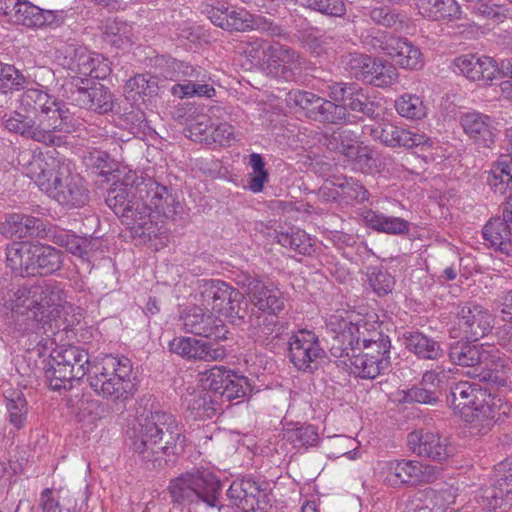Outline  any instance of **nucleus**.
I'll list each match as a JSON object with an SVG mask.
<instances>
[{"instance_id": "nucleus-13", "label": "nucleus", "mask_w": 512, "mask_h": 512, "mask_svg": "<svg viewBox=\"0 0 512 512\" xmlns=\"http://www.w3.org/2000/svg\"><path fill=\"white\" fill-rule=\"evenodd\" d=\"M439 475L440 469L436 466L414 460H391L386 463L385 482L393 488L403 485L416 486L432 483Z\"/></svg>"}, {"instance_id": "nucleus-30", "label": "nucleus", "mask_w": 512, "mask_h": 512, "mask_svg": "<svg viewBox=\"0 0 512 512\" xmlns=\"http://www.w3.org/2000/svg\"><path fill=\"white\" fill-rule=\"evenodd\" d=\"M263 50L269 67L273 68L279 77L288 81L295 78V70L301 65L296 51L278 42L269 44Z\"/></svg>"}, {"instance_id": "nucleus-61", "label": "nucleus", "mask_w": 512, "mask_h": 512, "mask_svg": "<svg viewBox=\"0 0 512 512\" xmlns=\"http://www.w3.org/2000/svg\"><path fill=\"white\" fill-rule=\"evenodd\" d=\"M25 76L14 66L0 61V92L7 94L13 90L24 88Z\"/></svg>"}, {"instance_id": "nucleus-44", "label": "nucleus", "mask_w": 512, "mask_h": 512, "mask_svg": "<svg viewBox=\"0 0 512 512\" xmlns=\"http://www.w3.org/2000/svg\"><path fill=\"white\" fill-rule=\"evenodd\" d=\"M228 283L220 279H201L197 282L196 296L206 308L216 311L220 306L222 297H225L228 291Z\"/></svg>"}, {"instance_id": "nucleus-37", "label": "nucleus", "mask_w": 512, "mask_h": 512, "mask_svg": "<svg viewBox=\"0 0 512 512\" xmlns=\"http://www.w3.org/2000/svg\"><path fill=\"white\" fill-rule=\"evenodd\" d=\"M361 133L357 129H352L343 124L330 131H325L322 134L320 142L330 152L338 153L346 156L350 149L359 142Z\"/></svg>"}, {"instance_id": "nucleus-53", "label": "nucleus", "mask_w": 512, "mask_h": 512, "mask_svg": "<svg viewBox=\"0 0 512 512\" xmlns=\"http://www.w3.org/2000/svg\"><path fill=\"white\" fill-rule=\"evenodd\" d=\"M39 290L40 301H35L37 310L44 313L45 307L61 306L66 299V292L60 282L54 280L44 281L36 288Z\"/></svg>"}, {"instance_id": "nucleus-41", "label": "nucleus", "mask_w": 512, "mask_h": 512, "mask_svg": "<svg viewBox=\"0 0 512 512\" xmlns=\"http://www.w3.org/2000/svg\"><path fill=\"white\" fill-rule=\"evenodd\" d=\"M75 72L78 77L87 79H104L110 73V68L101 59L100 55H93L92 53L81 50L75 64L70 68Z\"/></svg>"}, {"instance_id": "nucleus-40", "label": "nucleus", "mask_w": 512, "mask_h": 512, "mask_svg": "<svg viewBox=\"0 0 512 512\" xmlns=\"http://www.w3.org/2000/svg\"><path fill=\"white\" fill-rule=\"evenodd\" d=\"M34 276H49L63 266V253L50 246L34 243Z\"/></svg>"}, {"instance_id": "nucleus-17", "label": "nucleus", "mask_w": 512, "mask_h": 512, "mask_svg": "<svg viewBox=\"0 0 512 512\" xmlns=\"http://www.w3.org/2000/svg\"><path fill=\"white\" fill-rule=\"evenodd\" d=\"M3 124L8 131L46 146H61L64 143V137L56 134L58 130L50 128L52 125L40 118L36 123L30 116L15 111L4 119Z\"/></svg>"}, {"instance_id": "nucleus-28", "label": "nucleus", "mask_w": 512, "mask_h": 512, "mask_svg": "<svg viewBox=\"0 0 512 512\" xmlns=\"http://www.w3.org/2000/svg\"><path fill=\"white\" fill-rule=\"evenodd\" d=\"M408 446L419 457L441 462L450 456L446 439L433 432L414 431L408 435Z\"/></svg>"}, {"instance_id": "nucleus-35", "label": "nucleus", "mask_w": 512, "mask_h": 512, "mask_svg": "<svg viewBox=\"0 0 512 512\" xmlns=\"http://www.w3.org/2000/svg\"><path fill=\"white\" fill-rule=\"evenodd\" d=\"M402 338L406 349L419 359L438 360L443 356L441 344L420 331H406Z\"/></svg>"}, {"instance_id": "nucleus-32", "label": "nucleus", "mask_w": 512, "mask_h": 512, "mask_svg": "<svg viewBox=\"0 0 512 512\" xmlns=\"http://www.w3.org/2000/svg\"><path fill=\"white\" fill-rule=\"evenodd\" d=\"M508 141V154L501 155L495 161L489 171H487L486 183L489 187L499 194H504L508 189H512V142L510 129L506 132Z\"/></svg>"}, {"instance_id": "nucleus-51", "label": "nucleus", "mask_w": 512, "mask_h": 512, "mask_svg": "<svg viewBox=\"0 0 512 512\" xmlns=\"http://www.w3.org/2000/svg\"><path fill=\"white\" fill-rule=\"evenodd\" d=\"M158 78L148 73L136 74L126 81L124 91L129 97L135 98V95L142 97H153L158 94Z\"/></svg>"}, {"instance_id": "nucleus-6", "label": "nucleus", "mask_w": 512, "mask_h": 512, "mask_svg": "<svg viewBox=\"0 0 512 512\" xmlns=\"http://www.w3.org/2000/svg\"><path fill=\"white\" fill-rule=\"evenodd\" d=\"M140 180L142 175L128 172L121 180L114 182L107 191L105 202L110 209L127 225H133L132 229H144L149 220V209L146 207L140 195ZM142 230L140 235H144Z\"/></svg>"}, {"instance_id": "nucleus-54", "label": "nucleus", "mask_w": 512, "mask_h": 512, "mask_svg": "<svg viewBox=\"0 0 512 512\" xmlns=\"http://www.w3.org/2000/svg\"><path fill=\"white\" fill-rule=\"evenodd\" d=\"M367 280L372 291L379 297L391 294L396 283L394 276L382 267L368 268Z\"/></svg>"}, {"instance_id": "nucleus-62", "label": "nucleus", "mask_w": 512, "mask_h": 512, "mask_svg": "<svg viewBox=\"0 0 512 512\" xmlns=\"http://www.w3.org/2000/svg\"><path fill=\"white\" fill-rule=\"evenodd\" d=\"M249 165L252 173L249 176L248 187L254 193L262 192L269 177L263 157L258 153H252L249 157Z\"/></svg>"}, {"instance_id": "nucleus-45", "label": "nucleus", "mask_w": 512, "mask_h": 512, "mask_svg": "<svg viewBox=\"0 0 512 512\" xmlns=\"http://www.w3.org/2000/svg\"><path fill=\"white\" fill-rule=\"evenodd\" d=\"M477 501L484 510L507 512L512 505V488L493 484L482 492Z\"/></svg>"}, {"instance_id": "nucleus-55", "label": "nucleus", "mask_w": 512, "mask_h": 512, "mask_svg": "<svg viewBox=\"0 0 512 512\" xmlns=\"http://www.w3.org/2000/svg\"><path fill=\"white\" fill-rule=\"evenodd\" d=\"M395 108L402 117L419 120L426 116L427 108L423 100L412 94H404L395 101Z\"/></svg>"}, {"instance_id": "nucleus-1", "label": "nucleus", "mask_w": 512, "mask_h": 512, "mask_svg": "<svg viewBox=\"0 0 512 512\" xmlns=\"http://www.w3.org/2000/svg\"><path fill=\"white\" fill-rule=\"evenodd\" d=\"M26 175L51 199L65 209H77L90 201L87 181L73 173L70 162L56 150L34 155Z\"/></svg>"}, {"instance_id": "nucleus-5", "label": "nucleus", "mask_w": 512, "mask_h": 512, "mask_svg": "<svg viewBox=\"0 0 512 512\" xmlns=\"http://www.w3.org/2000/svg\"><path fill=\"white\" fill-rule=\"evenodd\" d=\"M168 491L173 503L190 508L204 507L220 512L222 483L214 474L194 470L170 480Z\"/></svg>"}, {"instance_id": "nucleus-14", "label": "nucleus", "mask_w": 512, "mask_h": 512, "mask_svg": "<svg viewBox=\"0 0 512 512\" xmlns=\"http://www.w3.org/2000/svg\"><path fill=\"white\" fill-rule=\"evenodd\" d=\"M204 385L218 401L230 403L251 392L248 379L223 366H214L206 374Z\"/></svg>"}, {"instance_id": "nucleus-64", "label": "nucleus", "mask_w": 512, "mask_h": 512, "mask_svg": "<svg viewBox=\"0 0 512 512\" xmlns=\"http://www.w3.org/2000/svg\"><path fill=\"white\" fill-rule=\"evenodd\" d=\"M228 314L225 316L229 321L242 329L250 331V319L257 317L258 311L255 312L253 309L249 311V303L243 296V301H239L236 305L232 306L231 310H228Z\"/></svg>"}, {"instance_id": "nucleus-18", "label": "nucleus", "mask_w": 512, "mask_h": 512, "mask_svg": "<svg viewBox=\"0 0 512 512\" xmlns=\"http://www.w3.org/2000/svg\"><path fill=\"white\" fill-rule=\"evenodd\" d=\"M370 44L390 56L402 68L418 69L422 65L419 48L396 34H377L371 37Z\"/></svg>"}, {"instance_id": "nucleus-11", "label": "nucleus", "mask_w": 512, "mask_h": 512, "mask_svg": "<svg viewBox=\"0 0 512 512\" xmlns=\"http://www.w3.org/2000/svg\"><path fill=\"white\" fill-rule=\"evenodd\" d=\"M330 99L338 101L344 108L346 123H350V112L359 113L368 118H376L378 104L373 101L368 92L355 82H331L327 85Z\"/></svg>"}, {"instance_id": "nucleus-15", "label": "nucleus", "mask_w": 512, "mask_h": 512, "mask_svg": "<svg viewBox=\"0 0 512 512\" xmlns=\"http://www.w3.org/2000/svg\"><path fill=\"white\" fill-rule=\"evenodd\" d=\"M140 195L149 209L165 218H173L182 209L178 193L171 186L158 183L151 177L142 176L140 180Z\"/></svg>"}, {"instance_id": "nucleus-2", "label": "nucleus", "mask_w": 512, "mask_h": 512, "mask_svg": "<svg viewBox=\"0 0 512 512\" xmlns=\"http://www.w3.org/2000/svg\"><path fill=\"white\" fill-rule=\"evenodd\" d=\"M131 437L133 450L148 469L162 468L167 463L163 455L182 453L186 443L183 426L165 411L139 416Z\"/></svg>"}, {"instance_id": "nucleus-48", "label": "nucleus", "mask_w": 512, "mask_h": 512, "mask_svg": "<svg viewBox=\"0 0 512 512\" xmlns=\"http://www.w3.org/2000/svg\"><path fill=\"white\" fill-rule=\"evenodd\" d=\"M345 158L362 173H371L378 167V152L360 140L350 149Z\"/></svg>"}, {"instance_id": "nucleus-12", "label": "nucleus", "mask_w": 512, "mask_h": 512, "mask_svg": "<svg viewBox=\"0 0 512 512\" xmlns=\"http://www.w3.org/2000/svg\"><path fill=\"white\" fill-rule=\"evenodd\" d=\"M343 317L340 314L331 315L327 325L332 331L337 328H344V339L348 340L349 345H354L356 350H361V346L369 343H376L382 345L383 348L388 347V336L376 326L375 323L368 322L364 317L356 315Z\"/></svg>"}, {"instance_id": "nucleus-8", "label": "nucleus", "mask_w": 512, "mask_h": 512, "mask_svg": "<svg viewBox=\"0 0 512 512\" xmlns=\"http://www.w3.org/2000/svg\"><path fill=\"white\" fill-rule=\"evenodd\" d=\"M21 101L24 105L39 111V118L50 123L52 125L50 128L58 130L59 133L69 134L83 126L81 117L76 116L65 103L43 90L27 89Z\"/></svg>"}, {"instance_id": "nucleus-43", "label": "nucleus", "mask_w": 512, "mask_h": 512, "mask_svg": "<svg viewBox=\"0 0 512 512\" xmlns=\"http://www.w3.org/2000/svg\"><path fill=\"white\" fill-rule=\"evenodd\" d=\"M416 6L423 17L433 21L456 18L460 14L455 0H416Z\"/></svg>"}, {"instance_id": "nucleus-24", "label": "nucleus", "mask_w": 512, "mask_h": 512, "mask_svg": "<svg viewBox=\"0 0 512 512\" xmlns=\"http://www.w3.org/2000/svg\"><path fill=\"white\" fill-rule=\"evenodd\" d=\"M211 21L228 32H246L248 30L265 32L275 30L270 17L251 14L246 10L232 11L230 14H213Z\"/></svg>"}, {"instance_id": "nucleus-22", "label": "nucleus", "mask_w": 512, "mask_h": 512, "mask_svg": "<svg viewBox=\"0 0 512 512\" xmlns=\"http://www.w3.org/2000/svg\"><path fill=\"white\" fill-rule=\"evenodd\" d=\"M231 506L239 512H255L263 509L260 505L267 503V494L258 482L250 478L234 480L227 490Z\"/></svg>"}, {"instance_id": "nucleus-49", "label": "nucleus", "mask_w": 512, "mask_h": 512, "mask_svg": "<svg viewBox=\"0 0 512 512\" xmlns=\"http://www.w3.org/2000/svg\"><path fill=\"white\" fill-rule=\"evenodd\" d=\"M88 79L72 76L63 84L65 98L74 106L88 108L91 86H88Z\"/></svg>"}, {"instance_id": "nucleus-9", "label": "nucleus", "mask_w": 512, "mask_h": 512, "mask_svg": "<svg viewBox=\"0 0 512 512\" xmlns=\"http://www.w3.org/2000/svg\"><path fill=\"white\" fill-rule=\"evenodd\" d=\"M468 338H461L450 343L448 348V357L452 364L461 367H478L484 365L488 369L484 374L481 373L480 379L484 381L497 382L498 364L493 360L490 351L484 348L483 344Z\"/></svg>"}, {"instance_id": "nucleus-29", "label": "nucleus", "mask_w": 512, "mask_h": 512, "mask_svg": "<svg viewBox=\"0 0 512 512\" xmlns=\"http://www.w3.org/2000/svg\"><path fill=\"white\" fill-rule=\"evenodd\" d=\"M460 124L465 134L480 147L491 148L495 142L497 129L493 119L479 112H467L461 115Z\"/></svg>"}, {"instance_id": "nucleus-58", "label": "nucleus", "mask_w": 512, "mask_h": 512, "mask_svg": "<svg viewBox=\"0 0 512 512\" xmlns=\"http://www.w3.org/2000/svg\"><path fill=\"white\" fill-rule=\"evenodd\" d=\"M370 74L372 75H370L367 83L376 87H388L395 83L398 78L397 70L390 62L375 57Z\"/></svg>"}, {"instance_id": "nucleus-7", "label": "nucleus", "mask_w": 512, "mask_h": 512, "mask_svg": "<svg viewBox=\"0 0 512 512\" xmlns=\"http://www.w3.org/2000/svg\"><path fill=\"white\" fill-rule=\"evenodd\" d=\"M91 370L89 354L85 349L73 345L61 346L53 350L45 377L52 390H69L74 382L91 374Z\"/></svg>"}, {"instance_id": "nucleus-50", "label": "nucleus", "mask_w": 512, "mask_h": 512, "mask_svg": "<svg viewBox=\"0 0 512 512\" xmlns=\"http://www.w3.org/2000/svg\"><path fill=\"white\" fill-rule=\"evenodd\" d=\"M370 18L374 23L395 32L413 28V22L405 14L384 7L374 8L370 12Z\"/></svg>"}, {"instance_id": "nucleus-39", "label": "nucleus", "mask_w": 512, "mask_h": 512, "mask_svg": "<svg viewBox=\"0 0 512 512\" xmlns=\"http://www.w3.org/2000/svg\"><path fill=\"white\" fill-rule=\"evenodd\" d=\"M151 62L159 75L167 80L178 81L183 78L197 79L199 76V72L195 67L168 55H156L151 59Z\"/></svg>"}, {"instance_id": "nucleus-4", "label": "nucleus", "mask_w": 512, "mask_h": 512, "mask_svg": "<svg viewBox=\"0 0 512 512\" xmlns=\"http://www.w3.org/2000/svg\"><path fill=\"white\" fill-rule=\"evenodd\" d=\"M132 370L129 358L109 355L102 363L92 366L87 380L96 394L115 401L114 411L121 414L126 410V401L132 396Z\"/></svg>"}, {"instance_id": "nucleus-10", "label": "nucleus", "mask_w": 512, "mask_h": 512, "mask_svg": "<svg viewBox=\"0 0 512 512\" xmlns=\"http://www.w3.org/2000/svg\"><path fill=\"white\" fill-rule=\"evenodd\" d=\"M287 101L305 110L306 115L315 121L333 125L347 124L345 110L338 101L298 89L289 91Z\"/></svg>"}, {"instance_id": "nucleus-16", "label": "nucleus", "mask_w": 512, "mask_h": 512, "mask_svg": "<svg viewBox=\"0 0 512 512\" xmlns=\"http://www.w3.org/2000/svg\"><path fill=\"white\" fill-rule=\"evenodd\" d=\"M288 344L289 359L300 371L313 373L325 357V351L312 331L299 330L291 336Z\"/></svg>"}, {"instance_id": "nucleus-59", "label": "nucleus", "mask_w": 512, "mask_h": 512, "mask_svg": "<svg viewBox=\"0 0 512 512\" xmlns=\"http://www.w3.org/2000/svg\"><path fill=\"white\" fill-rule=\"evenodd\" d=\"M374 64V57L366 54H349L346 61V70L355 79L368 82Z\"/></svg>"}, {"instance_id": "nucleus-34", "label": "nucleus", "mask_w": 512, "mask_h": 512, "mask_svg": "<svg viewBox=\"0 0 512 512\" xmlns=\"http://www.w3.org/2000/svg\"><path fill=\"white\" fill-rule=\"evenodd\" d=\"M456 65L460 72L472 81L489 84L496 79V68L493 66L491 57L463 56L456 59Z\"/></svg>"}, {"instance_id": "nucleus-46", "label": "nucleus", "mask_w": 512, "mask_h": 512, "mask_svg": "<svg viewBox=\"0 0 512 512\" xmlns=\"http://www.w3.org/2000/svg\"><path fill=\"white\" fill-rule=\"evenodd\" d=\"M275 239L285 248H289L300 255H310L313 251L311 238L309 235L298 228L289 227L275 230Z\"/></svg>"}, {"instance_id": "nucleus-38", "label": "nucleus", "mask_w": 512, "mask_h": 512, "mask_svg": "<svg viewBox=\"0 0 512 512\" xmlns=\"http://www.w3.org/2000/svg\"><path fill=\"white\" fill-rule=\"evenodd\" d=\"M248 298L251 304L258 309V313L281 312L285 308V299L282 292L263 281L257 285Z\"/></svg>"}, {"instance_id": "nucleus-52", "label": "nucleus", "mask_w": 512, "mask_h": 512, "mask_svg": "<svg viewBox=\"0 0 512 512\" xmlns=\"http://www.w3.org/2000/svg\"><path fill=\"white\" fill-rule=\"evenodd\" d=\"M9 423L20 430L25 426L28 414V404L21 391H12L5 397Z\"/></svg>"}, {"instance_id": "nucleus-21", "label": "nucleus", "mask_w": 512, "mask_h": 512, "mask_svg": "<svg viewBox=\"0 0 512 512\" xmlns=\"http://www.w3.org/2000/svg\"><path fill=\"white\" fill-rule=\"evenodd\" d=\"M169 350L183 358L217 361L226 356V349L219 342L196 339L193 337H176L169 342Z\"/></svg>"}, {"instance_id": "nucleus-23", "label": "nucleus", "mask_w": 512, "mask_h": 512, "mask_svg": "<svg viewBox=\"0 0 512 512\" xmlns=\"http://www.w3.org/2000/svg\"><path fill=\"white\" fill-rule=\"evenodd\" d=\"M370 136L387 147L413 148L418 146H432L433 140L425 134L413 133L402 127L386 122L371 129Z\"/></svg>"}, {"instance_id": "nucleus-26", "label": "nucleus", "mask_w": 512, "mask_h": 512, "mask_svg": "<svg viewBox=\"0 0 512 512\" xmlns=\"http://www.w3.org/2000/svg\"><path fill=\"white\" fill-rule=\"evenodd\" d=\"M280 312L258 313L250 319V332L257 342L274 347L288 330V321L279 316Z\"/></svg>"}, {"instance_id": "nucleus-3", "label": "nucleus", "mask_w": 512, "mask_h": 512, "mask_svg": "<svg viewBox=\"0 0 512 512\" xmlns=\"http://www.w3.org/2000/svg\"><path fill=\"white\" fill-rule=\"evenodd\" d=\"M447 402L466 422L484 429L504 421L510 411L508 403L500 396L467 381H460L451 388Z\"/></svg>"}, {"instance_id": "nucleus-57", "label": "nucleus", "mask_w": 512, "mask_h": 512, "mask_svg": "<svg viewBox=\"0 0 512 512\" xmlns=\"http://www.w3.org/2000/svg\"><path fill=\"white\" fill-rule=\"evenodd\" d=\"M90 99L87 109L98 114L109 113L114 108V96L103 84L95 83L91 86Z\"/></svg>"}, {"instance_id": "nucleus-60", "label": "nucleus", "mask_w": 512, "mask_h": 512, "mask_svg": "<svg viewBox=\"0 0 512 512\" xmlns=\"http://www.w3.org/2000/svg\"><path fill=\"white\" fill-rule=\"evenodd\" d=\"M285 436L296 448L314 446L319 440L317 429L311 424H302L289 429Z\"/></svg>"}, {"instance_id": "nucleus-20", "label": "nucleus", "mask_w": 512, "mask_h": 512, "mask_svg": "<svg viewBox=\"0 0 512 512\" xmlns=\"http://www.w3.org/2000/svg\"><path fill=\"white\" fill-rule=\"evenodd\" d=\"M456 318L465 338L479 340L494 326L493 315L478 304L465 303L457 307Z\"/></svg>"}, {"instance_id": "nucleus-56", "label": "nucleus", "mask_w": 512, "mask_h": 512, "mask_svg": "<svg viewBox=\"0 0 512 512\" xmlns=\"http://www.w3.org/2000/svg\"><path fill=\"white\" fill-rule=\"evenodd\" d=\"M333 185L339 189V194L347 200L358 203L368 200V191L357 179L339 176L335 177Z\"/></svg>"}, {"instance_id": "nucleus-33", "label": "nucleus", "mask_w": 512, "mask_h": 512, "mask_svg": "<svg viewBox=\"0 0 512 512\" xmlns=\"http://www.w3.org/2000/svg\"><path fill=\"white\" fill-rule=\"evenodd\" d=\"M7 266L21 277L34 276V243L14 242L6 248Z\"/></svg>"}, {"instance_id": "nucleus-31", "label": "nucleus", "mask_w": 512, "mask_h": 512, "mask_svg": "<svg viewBox=\"0 0 512 512\" xmlns=\"http://www.w3.org/2000/svg\"><path fill=\"white\" fill-rule=\"evenodd\" d=\"M359 352L352 353L347 361H341L348 369L349 373L355 377L363 379H374L380 374H383L389 367L391 362L385 356H372Z\"/></svg>"}, {"instance_id": "nucleus-27", "label": "nucleus", "mask_w": 512, "mask_h": 512, "mask_svg": "<svg viewBox=\"0 0 512 512\" xmlns=\"http://www.w3.org/2000/svg\"><path fill=\"white\" fill-rule=\"evenodd\" d=\"M48 236L54 244L64 247L74 256L86 261H89L101 246L99 237L79 236L65 229H50Z\"/></svg>"}, {"instance_id": "nucleus-47", "label": "nucleus", "mask_w": 512, "mask_h": 512, "mask_svg": "<svg viewBox=\"0 0 512 512\" xmlns=\"http://www.w3.org/2000/svg\"><path fill=\"white\" fill-rule=\"evenodd\" d=\"M186 409L197 419H211L218 411L222 410L220 403L214 394L201 392L191 395L184 400Z\"/></svg>"}, {"instance_id": "nucleus-25", "label": "nucleus", "mask_w": 512, "mask_h": 512, "mask_svg": "<svg viewBox=\"0 0 512 512\" xmlns=\"http://www.w3.org/2000/svg\"><path fill=\"white\" fill-rule=\"evenodd\" d=\"M64 11L44 10L27 1H21L14 14V21L27 28L57 29L65 21Z\"/></svg>"}, {"instance_id": "nucleus-63", "label": "nucleus", "mask_w": 512, "mask_h": 512, "mask_svg": "<svg viewBox=\"0 0 512 512\" xmlns=\"http://www.w3.org/2000/svg\"><path fill=\"white\" fill-rule=\"evenodd\" d=\"M404 393V401L407 403H420L427 405H435L439 402L440 390L439 388H427L420 385H415Z\"/></svg>"}, {"instance_id": "nucleus-42", "label": "nucleus", "mask_w": 512, "mask_h": 512, "mask_svg": "<svg viewBox=\"0 0 512 512\" xmlns=\"http://www.w3.org/2000/svg\"><path fill=\"white\" fill-rule=\"evenodd\" d=\"M363 220L369 228L386 234L403 235L410 228V223L403 218L386 216L372 210L365 212Z\"/></svg>"}, {"instance_id": "nucleus-36", "label": "nucleus", "mask_w": 512, "mask_h": 512, "mask_svg": "<svg viewBox=\"0 0 512 512\" xmlns=\"http://www.w3.org/2000/svg\"><path fill=\"white\" fill-rule=\"evenodd\" d=\"M512 220L504 215L488 221L483 228V237L492 247L506 255L512 252Z\"/></svg>"}, {"instance_id": "nucleus-19", "label": "nucleus", "mask_w": 512, "mask_h": 512, "mask_svg": "<svg viewBox=\"0 0 512 512\" xmlns=\"http://www.w3.org/2000/svg\"><path fill=\"white\" fill-rule=\"evenodd\" d=\"M183 325L188 333L219 342L227 339L228 329L223 320L216 317L208 308L194 306L183 316Z\"/></svg>"}]
</instances>
